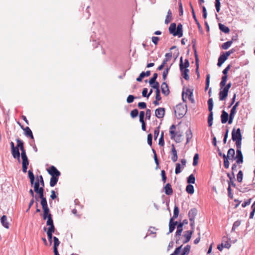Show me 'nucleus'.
<instances>
[{"mask_svg":"<svg viewBox=\"0 0 255 255\" xmlns=\"http://www.w3.org/2000/svg\"><path fill=\"white\" fill-rule=\"evenodd\" d=\"M215 7H216V11H217V12H219L220 10V6H221L220 0H215Z\"/></svg>","mask_w":255,"mask_h":255,"instance_id":"obj_44","label":"nucleus"},{"mask_svg":"<svg viewBox=\"0 0 255 255\" xmlns=\"http://www.w3.org/2000/svg\"><path fill=\"white\" fill-rule=\"evenodd\" d=\"M28 176L30 179L31 184L33 185L34 182V176L32 171L30 170L28 171Z\"/></svg>","mask_w":255,"mask_h":255,"instance_id":"obj_34","label":"nucleus"},{"mask_svg":"<svg viewBox=\"0 0 255 255\" xmlns=\"http://www.w3.org/2000/svg\"><path fill=\"white\" fill-rule=\"evenodd\" d=\"M0 223L3 227L8 229H9V223L7 221V217L5 215H3L0 218Z\"/></svg>","mask_w":255,"mask_h":255,"instance_id":"obj_9","label":"nucleus"},{"mask_svg":"<svg viewBox=\"0 0 255 255\" xmlns=\"http://www.w3.org/2000/svg\"><path fill=\"white\" fill-rule=\"evenodd\" d=\"M172 57V54L171 53H167L165 54V58L163 59L162 63L163 64H165L166 65L167 62L171 59Z\"/></svg>","mask_w":255,"mask_h":255,"instance_id":"obj_26","label":"nucleus"},{"mask_svg":"<svg viewBox=\"0 0 255 255\" xmlns=\"http://www.w3.org/2000/svg\"><path fill=\"white\" fill-rule=\"evenodd\" d=\"M169 31L173 36L181 37L183 35L182 25L179 23L177 26L175 23H172L169 27Z\"/></svg>","mask_w":255,"mask_h":255,"instance_id":"obj_1","label":"nucleus"},{"mask_svg":"<svg viewBox=\"0 0 255 255\" xmlns=\"http://www.w3.org/2000/svg\"><path fill=\"white\" fill-rule=\"evenodd\" d=\"M161 175L162 177V180L164 183L166 182V176L165 174V172L164 170H162L161 172Z\"/></svg>","mask_w":255,"mask_h":255,"instance_id":"obj_51","label":"nucleus"},{"mask_svg":"<svg viewBox=\"0 0 255 255\" xmlns=\"http://www.w3.org/2000/svg\"><path fill=\"white\" fill-rule=\"evenodd\" d=\"M252 208H253V211L251 212L250 214V218L252 219L253 218V217L254 216L255 213V202L252 205Z\"/></svg>","mask_w":255,"mask_h":255,"instance_id":"obj_62","label":"nucleus"},{"mask_svg":"<svg viewBox=\"0 0 255 255\" xmlns=\"http://www.w3.org/2000/svg\"><path fill=\"white\" fill-rule=\"evenodd\" d=\"M243 179V173L242 171H240L237 175V180L241 182Z\"/></svg>","mask_w":255,"mask_h":255,"instance_id":"obj_61","label":"nucleus"},{"mask_svg":"<svg viewBox=\"0 0 255 255\" xmlns=\"http://www.w3.org/2000/svg\"><path fill=\"white\" fill-rule=\"evenodd\" d=\"M192 92L189 89H186V92L183 91L182 99L183 101L185 102L186 101V99L188 97L189 99L193 102V100L192 99Z\"/></svg>","mask_w":255,"mask_h":255,"instance_id":"obj_4","label":"nucleus"},{"mask_svg":"<svg viewBox=\"0 0 255 255\" xmlns=\"http://www.w3.org/2000/svg\"><path fill=\"white\" fill-rule=\"evenodd\" d=\"M232 137L234 140L239 142L241 140V134L240 129L238 128L236 131H233L232 133Z\"/></svg>","mask_w":255,"mask_h":255,"instance_id":"obj_5","label":"nucleus"},{"mask_svg":"<svg viewBox=\"0 0 255 255\" xmlns=\"http://www.w3.org/2000/svg\"><path fill=\"white\" fill-rule=\"evenodd\" d=\"M51 214L50 213L49 209L43 210V218L44 220L46 219L47 217H48Z\"/></svg>","mask_w":255,"mask_h":255,"instance_id":"obj_37","label":"nucleus"},{"mask_svg":"<svg viewBox=\"0 0 255 255\" xmlns=\"http://www.w3.org/2000/svg\"><path fill=\"white\" fill-rule=\"evenodd\" d=\"M145 77V76L144 75V72H142L140 74L139 77L136 78V81L138 82H141L142 81V79Z\"/></svg>","mask_w":255,"mask_h":255,"instance_id":"obj_57","label":"nucleus"},{"mask_svg":"<svg viewBox=\"0 0 255 255\" xmlns=\"http://www.w3.org/2000/svg\"><path fill=\"white\" fill-rule=\"evenodd\" d=\"M11 153L14 158L17 159L18 161L20 160V153L18 147L12 149L11 150Z\"/></svg>","mask_w":255,"mask_h":255,"instance_id":"obj_13","label":"nucleus"},{"mask_svg":"<svg viewBox=\"0 0 255 255\" xmlns=\"http://www.w3.org/2000/svg\"><path fill=\"white\" fill-rule=\"evenodd\" d=\"M197 211L195 208L191 209L188 213V217L190 221H194L197 215Z\"/></svg>","mask_w":255,"mask_h":255,"instance_id":"obj_10","label":"nucleus"},{"mask_svg":"<svg viewBox=\"0 0 255 255\" xmlns=\"http://www.w3.org/2000/svg\"><path fill=\"white\" fill-rule=\"evenodd\" d=\"M235 112H236V106H235L233 107V108L231 110L230 116V119L228 121L229 124H231L232 123V120H233V119L234 116Z\"/></svg>","mask_w":255,"mask_h":255,"instance_id":"obj_28","label":"nucleus"},{"mask_svg":"<svg viewBox=\"0 0 255 255\" xmlns=\"http://www.w3.org/2000/svg\"><path fill=\"white\" fill-rule=\"evenodd\" d=\"M193 233V231H188L186 232L184 235V237L186 239L183 242L184 244L188 243L190 240Z\"/></svg>","mask_w":255,"mask_h":255,"instance_id":"obj_15","label":"nucleus"},{"mask_svg":"<svg viewBox=\"0 0 255 255\" xmlns=\"http://www.w3.org/2000/svg\"><path fill=\"white\" fill-rule=\"evenodd\" d=\"M23 130L24 131V134L26 136L30 137V138L32 139L33 138L32 132L29 127H26L25 128L23 129Z\"/></svg>","mask_w":255,"mask_h":255,"instance_id":"obj_18","label":"nucleus"},{"mask_svg":"<svg viewBox=\"0 0 255 255\" xmlns=\"http://www.w3.org/2000/svg\"><path fill=\"white\" fill-rule=\"evenodd\" d=\"M176 127L174 125H172L170 128L169 132L171 135V138H175L176 137L175 131L174 129H175Z\"/></svg>","mask_w":255,"mask_h":255,"instance_id":"obj_21","label":"nucleus"},{"mask_svg":"<svg viewBox=\"0 0 255 255\" xmlns=\"http://www.w3.org/2000/svg\"><path fill=\"white\" fill-rule=\"evenodd\" d=\"M146 118L149 120L151 116V111L149 109H147L145 113Z\"/></svg>","mask_w":255,"mask_h":255,"instance_id":"obj_63","label":"nucleus"},{"mask_svg":"<svg viewBox=\"0 0 255 255\" xmlns=\"http://www.w3.org/2000/svg\"><path fill=\"white\" fill-rule=\"evenodd\" d=\"M152 134L151 133L148 134L147 135V143L150 146H151L152 145Z\"/></svg>","mask_w":255,"mask_h":255,"instance_id":"obj_54","label":"nucleus"},{"mask_svg":"<svg viewBox=\"0 0 255 255\" xmlns=\"http://www.w3.org/2000/svg\"><path fill=\"white\" fill-rule=\"evenodd\" d=\"M138 111L137 109H134L130 112V116L132 118H134L137 116Z\"/></svg>","mask_w":255,"mask_h":255,"instance_id":"obj_47","label":"nucleus"},{"mask_svg":"<svg viewBox=\"0 0 255 255\" xmlns=\"http://www.w3.org/2000/svg\"><path fill=\"white\" fill-rule=\"evenodd\" d=\"M174 112L177 116L178 115V118H182L184 116L186 111L183 106L178 105L176 106Z\"/></svg>","mask_w":255,"mask_h":255,"instance_id":"obj_2","label":"nucleus"},{"mask_svg":"<svg viewBox=\"0 0 255 255\" xmlns=\"http://www.w3.org/2000/svg\"><path fill=\"white\" fill-rule=\"evenodd\" d=\"M231 83H229L225 87H224V98L227 96L228 90L231 87Z\"/></svg>","mask_w":255,"mask_h":255,"instance_id":"obj_49","label":"nucleus"},{"mask_svg":"<svg viewBox=\"0 0 255 255\" xmlns=\"http://www.w3.org/2000/svg\"><path fill=\"white\" fill-rule=\"evenodd\" d=\"M194 51H195V61H196V73H197L198 76L199 77V73L198 71L199 61H198V58L197 57V55L196 54V50L195 48L194 49Z\"/></svg>","mask_w":255,"mask_h":255,"instance_id":"obj_32","label":"nucleus"},{"mask_svg":"<svg viewBox=\"0 0 255 255\" xmlns=\"http://www.w3.org/2000/svg\"><path fill=\"white\" fill-rule=\"evenodd\" d=\"M179 210L178 207L176 206H175L174 208V211H173V216L170 219H172L174 220L175 219H176L178 217V216L179 215Z\"/></svg>","mask_w":255,"mask_h":255,"instance_id":"obj_22","label":"nucleus"},{"mask_svg":"<svg viewBox=\"0 0 255 255\" xmlns=\"http://www.w3.org/2000/svg\"><path fill=\"white\" fill-rule=\"evenodd\" d=\"M172 12L169 9L167 11V14L165 20V23L166 24H168L172 20Z\"/></svg>","mask_w":255,"mask_h":255,"instance_id":"obj_20","label":"nucleus"},{"mask_svg":"<svg viewBox=\"0 0 255 255\" xmlns=\"http://www.w3.org/2000/svg\"><path fill=\"white\" fill-rule=\"evenodd\" d=\"M134 97L133 95H129L127 99V101L128 103H131L133 101Z\"/></svg>","mask_w":255,"mask_h":255,"instance_id":"obj_59","label":"nucleus"},{"mask_svg":"<svg viewBox=\"0 0 255 255\" xmlns=\"http://www.w3.org/2000/svg\"><path fill=\"white\" fill-rule=\"evenodd\" d=\"M223 63V52H221V55L218 59L217 65L221 67Z\"/></svg>","mask_w":255,"mask_h":255,"instance_id":"obj_43","label":"nucleus"},{"mask_svg":"<svg viewBox=\"0 0 255 255\" xmlns=\"http://www.w3.org/2000/svg\"><path fill=\"white\" fill-rule=\"evenodd\" d=\"M182 72V75L184 78L186 80H188L189 78L188 73L189 72V70L188 69H183L182 70H180Z\"/></svg>","mask_w":255,"mask_h":255,"instance_id":"obj_29","label":"nucleus"},{"mask_svg":"<svg viewBox=\"0 0 255 255\" xmlns=\"http://www.w3.org/2000/svg\"><path fill=\"white\" fill-rule=\"evenodd\" d=\"M151 86L156 90H159V84L157 82H155Z\"/></svg>","mask_w":255,"mask_h":255,"instance_id":"obj_56","label":"nucleus"},{"mask_svg":"<svg viewBox=\"0 0 255 255\" xmlns=\"http://www.w3.org/2000/svg\"><path fill=\"white\" fill-rule=\"evenodd\" d=\"M138 107L141 109H144L146 107V104L144 102H139L138 103Z\"/></svg>","mask_w":255,"mask_h":255,"instance_id":"obj_55","label":"nucleus"},{"mask_svg":"<svg viewBox=\"0 0 255 255\" xmlns=\"http://www.w3.org/2000/svg\"><path fill=\"white\" fill-rule=\"evenodd\" d=\"M171 153L172 154V156H171V159L173 162H175L178 159V156L177 154V151L173 144L172 145Z\"/></svg>","mask_w":255,"mask_h":255,"instance_id":"obj_12","label":"nucleus"},{"mask_svg":"<svg viewBox=\"0 0 255 255\" xmlns=\"http://www.w3.org/2000/svg\"><path fill=\"white\" fill-rule=\"evenodd\" d=\"M210 114L208 118V123L209 127H211L213 124V112L212 111H209Z\"/></svg>","mask_w":255,"mask_h":255,"instance_id":"obj_33","label":"nucleus"},{"mask_svg":"<svg viewBox=\"0 0 255 255\" xmlns=\"http://www.w3.org/2000/svg\"><path fill=\"white\" fill-rule=\"evenodd\" d=\"M161 91L162 94L165 95H168L169 93L168 86L166 82H163L161 86Z\"/></svg>","mask_w":255,"mask_h":255,"instance_id":"obj_11","label":"nucleus"},{"mask_svg":"<svg viewBox=\"0 0 255 255\" xmlns=\"http://www.w3.org/2000/svg\"><path fill=\"white\" fill-rule=\"evenodd\" d=\"M53 239L54 241L53 248H57L60 243V241H59L58 239L56 237H54Z\"/></svg>","mask_w":255,"mask_h":255,"instance_id":"obj_41","label":"nucleus"},{"mask_svg":"<svg viewBox=\"0 0 255 255\" xmlns=\"http://www.w3.org/2000/svg\"><path fill=\"white\" fill-rule=\"evenodd\" d=\"M16 142H17V146L16 147H18V149H19V148L20 149H22V148H24L23 143L22 140H21L20 139L18 138L16 139Z\"/></svg>","mask_w":255,"mask_h":255,"instance_id":"obj_45","label":"nucleus"},{"mask_svg":"<svg viewBox=\"0 0 255 255\" xmlns=\"http://www.w3.org/2000/svg\"><path fill=\"white\" fill-rule=\"evenodd\" d=\"M58 177H51L50 181V185L51 187H54L57 183Z\"/></svg>","mask_w":255,"mask_h":255,"instance_id":"obj_25","label":"nucleus"},{"mask_svg":"<svg viewBox=\"0 0 255 255\" xmlns=\"http://www.w3.org/2000/svg\"><path fill=\"white\" fill-rule=\"evenodd\" d=\"M39 186V179L37 178L34 185V190L35 192L38 191L40 189Z\"/></svg>","mask_w":255,"mask_h":255,"instance_id":"obj_36","label":"nucleus"},{"mask_svg":"<svg viewBox=\"0 0 255 255\" xmlns=\"http://www.w3.org/2000/svg\"><path fill=\"white\" fill-rule=\"evenodd\" d=\"M39 195V197L42 199V198H45V197H44V189L43 188V187H41L40 189L38 190V191L35 192Z\"/></svg>","mask_w":255,"mask_h":255,"instance_id":"obj_35","label":"nucleus"},{"mask_svg":"<svg viewBox=\"0 0 255 255\" xmlns=\"http://www.w3.org/2000/svg\"><path fill=\"white\" fill-rule=\"evenodd\" d=\"M190 7H191V10H192V15H193V17L195 21L197 23V24L198 25H199V23L198 22V20L197 19V18L196 17L195 11H194V10L193 9V6H192V4L191 3L190 4Z\"/></svg>","mask_w":255,"mask_h":255,"instance_id":"obj_50","label":"nucleus"},{"mask_svg":"<svg viewBox=\"0 0 255 255\" xmlns=\"http://www.w3.org/2000/svg\"><path fill=\"white\" fill-rule=\"evenodd\" d=\"M199 159V155L197 153L195 154L193 158V166H196L198 164V161Z\"/></svg>","mask_w":255,"mask_h":255,"instance_id":"obj_48","label":"nucleus"},{"mask_svg":"<svg viewBox=\"0 0 255 255\" xmlns=\"http://www.w3.org/2000/svg\"><path fill=\"white\" fill-rule=\"evenodd\" d=\"M186 137H187V141L186 143H188L189 141V140L192 138V133L191 131V130H188L186 132Z\"/></svg>","mask_w":255,"mask_h":255,"instance_id":"obj_39","label":"nucleus"},{"mask_svg":"<svg viewBox=\"0 0 255 255\" xmlns=\"http://www.w3.org/2000/svg\"><path fill=\"white\" fill-rule=\"evenodd\" d=\"M54 232V230H47V234L50 244L52 243V233Z\"/></svg>","mask_w":255,"mask_h":255,"instance_id":"obj_30","label":"nucleus"},{"mask_svg":"<svg viewBox=\"0 0 255 255\" xmlns=\"http://www.w3.org/2000/svg\"><path fill=\"white\" fill-rule=\"evenodd\" d=\"M220 91L219 93V99L220 100H223V76L221 78V81L220 82Z\"/></svg>","mask_w":255,"mask_h":255,"instance_id":"obj_17","label":"nucleus"},{"mask_svg":"<svg viewBox=\"0 0 255 255\" xmlns=\"http://www.w3.org/2000/svg\"><path fill=\"white\" fill-rule=\"evenodd\" d=\"M165 193L167 195H171L173 193V190L171 185L169 183H167L164 187Z\"/></svg>","mask_w":255,"mask_h":255,"instance_id":"obj_14","label":"nucleus"},{"mask_svg":"<svg viewBox=\"0 0 255 255\" xmlns=\"http://www.w3.org/2000/svg\"><path fill=\"white\" fill-rule=\"evenodd\" d=\"M208 109L209 111H212L213 108V102L212 98H210L208 101Z\"/></svg>","mask_w":255,"mask_h":255,"instance_id":"obj_42","label":"nucleus"},{"mask_svg":"<svg viewBox=\"0 0 255 255\" xmlns=\"http://www.w3.org/2000/svg\"><path fill=\"white\" fill-rule=\"evenodd\" d=\"M155 99L157 100H160L161 98L160 95V90H156Z\"/></svg>","mask_w":255,"mask_h":255,"instance_id":"obj_64","label":"nucleus"},{"mask_svg":"<svg viewBox=\"0 0 255 255\" xmlns=\"http://www.w3.org/2000/svg\"><path fill=\"white\" fill-rule=\"evenodd\" d=\"M236 158L237 159V162L238 163H241L243 162V160L242 153V152L239 150H237V155Z\"/></svg>","mask_w":255,"mask_h":255,"instance_id":"obj_16","label":"nucleus"},{"mask_svg":"<svg viewBox=\"0 0 255 255\" xmlns=\"http://www.w3.org/2000/svg\"><path fill=\"white\" fill-rule=\"evenodd\" d=\"M171 65H172V64H171V65L169 67L167 66V67H166V68L165 69V70H164V71L162 73V78H163V80H164V81L167 78V75L169 73V70L170 69Z\"/></svg>","mask_w":255,"mask_h":255,"instance_id":"obj_27","label":"nucleus"},{"mask_svg":"<svg viewBox=\"0 0 255 255\" xmlns=\"http://www.w3.org/2000/svg\"><path fill=\"white\" fill-rule=\"evenodd\" d=\"M152 42L155 44L157 45L158 41L159 40V38L156 36H153L151 38Z\"/></svg>","mask_w":255,"mask_h":255,"instance_id":"obj_60","label":"nucleus"},{"mask_svg":"<svg viewBox=\"0 0 255 255\" xmlns=\"http://www.w3.org/2000/svg\"><path fill=\"white\" fill-rule=\"evenodd\" d=\"M187 183L189 184H194L195 183V177L193 174H191L187 178Z\"/></svg>","mask_w":255,"mask_h":255,"instance_id":"obj_31","label":"nucleus"},{"mask_svg":"<svg viewBox=\"0 0 255 255\" xmlns=\"http://www.w3.org/2000/svg\"><path fill=\"white\" fill-rule=\"evenodd\" d=\"M155 116L160 119L162 118L165 114V110L163 108L157 109L155 111Z\"/></svg>","mask_w":255,"mask_h":255,"instance_id":"obj_7","label":"nucleus"},{"mask_svg":"<svg viewBox=\"0 0 255 255\" xmlns=\"http://www.w3.org/2000/svg\"><path fill=\"white\" fill-rule=\"evenodd\" d=\"M177 222L174 221V220L170 219L169 224V232L167 234L172 233L175 229L176 226L177 225Z\"/></svg>","mask_w":255,"mask_h":255,"instance_id":"obj_6","label":"nucleus"},{"mask_svg":"<svg viewBox=\"0 0 255 255\" xmlns=\"http://www.w3.org/2000/svg\"><path fill=\"white\" fill-rule=\"evenodd\" d=\"M47 221L46 222V225L49 226V227L48 228V230H55L54 224L52 218V215H50L48 217H47Z\"/></svg>","mask_w":255,"mask_h":255,"instance_id":"obj_8","label":"nucleus"},{"mask_svg":"<svg viewBox=\"0 0 255 255\" xmlns=\"http://www.w3.org/2000/svg\"><path fill=\"white\" fill-rule=\"evenodd\" d=\"M186 191L190 194H193L194 192V187L191 184H188L186 187Z\"/></svg>","mask_w":255,"mask_h":255,"instance_id":"obj_23","label":"nucleus"},{"mask_svg":"<svg viewBox=\"0 0 255 255\" xmlns=\"http://www.w3.org/2000/svg\"><path fill=\"white\" fill-rule=\"evenodd\" d=\"M163 136H164V133L163 131H162L160 138L159 139V143H158L159 145L161 146H163L164 145V141Z\"/></svg>","mask_w":255,"mask_h":255,"instance_id":"obj_38","label":"nucleus"},{"mask_svg":"<svg viewBox=\"0 0 255 255\" xmlns=\"http://www.w3.org/2000/svg\"><path fill=\"white\" fill-rule=\"evenodd\" d=\"M175 134L176 137L174 139L176 140V141L179 142L180 140V137L182 136V134L178 132H176Z\"/></svg>","mask_w":255,"mask_h":255,"instance_id":"obj_58","label":"nucleus"},{"mask_svg":"<svg viewBox=\"0 0 255 255\" xmlns=\"http://www.w3.org/2000/svg\"><path fill=\"white\" fill-rule=\"evenodd\" d=\"M159 133V127L156 128L154 131V139H156Z\"/></svg>","mask_w":255,"mask_h":255,"instance_id":"obj_52","label":"nucleus"},{"mask_svg":"<svg viewBox=\"0 0 255 255\" xmlns=\"http://www.w3.org/2000/svg\"><path fill=\"white\" fill-rule=\"evenodd\" d=\"M235 154V150L233 149H230L228 152L227 158L229 160H233L234 158Z\"/></svg>","mask_w":255,"mask_h":255,"instance_id":"obj_19","label":"nucleus"},{"mask_svg":"<svg viewBox=\"0 0 255 255\" xmlns=\"http://www.w3.org/2000/svg\"><path fill=\"white\" fill-rule=\"evenodd\" d=\"M48 172L49 174L51 175V177H59V176L60 175V172L54 166H51L50 168L48 170Z\"/></svg>","mask_w":255,"mask_h":255,"instance_id":"obj_3","label":"nucleus"},{"mask_svg":"<svg viewBox=\"0 0 255 255\" xmlns=\"http://www.w3.org/2000/svg\"><path fill=\"white\" fill-rule=\"evenodd\" d=\"M183 231V226H182V224H180V223L177 225V231L176 232L175 236H180L181 233Z\"/></svg>","mask_w":255,"mask_h":255,"instance_id":"obj_24","label":"nucleus"},{"mask_svg":"<svg viewBox=\"0 0 255 255\" xmlns=\"http://www.w3.org/2000/svg\"><path fill=\"white\" fill-rule=\"evenodd\" d=\"M181 165L180 163H177L176 164V168L175 170V174H178L181 172Z\"/></svg>","mask_w":255,"mask_h":255,"instance_id":"obj_46","label":"nucleus"},{"mask_svg":"<svg viewBox=\"0 0 255 255\" xmlns=\"http://www.w3.org/2000/svg\"><path fill=\"white\" fill-rule=\"evenodd\" d=\"M209 83H210V75L208 74L207 75V77L206 79V87H205V90H207L209 86Z\"/></svg>","mask_w":255,"mask_h":255,"instance_id":"obj_53","label":"nucleus"},{"mask_svg":"<svg viewBox=\"0 0 255 255\" xmlns=\"http://www.w3.org/2000/svg\"><path fill=\"white\" fill-rule=\"evenodd\" d=\"M158 75L157 73H154L152 77L149 80V84L150 85H152L155 82H156V79H157Z\"/></svg>","mask_w":255,"mask_h":255,"instance_id":"obj_40","label":"nucleus"}]
</instances>
